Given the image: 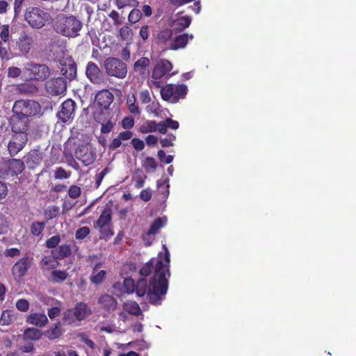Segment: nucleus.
Returning a JSON list of instances; mask_svg holds the SVG:
<instances>
[{"label":"nucleus","instance_id":"obj_27","mask_svg":"<svg viewBox=\"0 0 356 356\" xmlns=\"http://www.w3.org/2000/svg\"><path fill=\"white\" fill-rule=\"evenodd\" d=\"M17 92L22 95H33L38 92V87L32 82L17 84L15 87Z\"/></svg>","mask_w":356,"mask_h":356},{"label":"nucleus","instance_id":"obj_36","mask_svg":"<svg viewBox=\"0 0 356 356\" xmlns=\"http://www.w3.org/2000/svg\"><path fill=\"white\" fill-rule=\"evenodd\" d=\"M61 334L62 329L60 322L56 323L54 327H50L44 332V335L51 340L58 339Z\"/></svg>","mask_w":356,"mask_h":356},{"label":"nucleus","instance_id":"obj_51","mask_svg":"<svg viewBox=\"0 0 356 356\" xmlns=\"http://www.w3.org/2000/svg\"><path fill=\"white\" fill-rule=\"evenodd\" d=\"M90 230L88 227H82L79 228L75 232V237L78 240L86 238L90 234Z\"/></svg>","mask_w":356,"mask_h":356},{"label":"nucleus","instance_id":"obj_43","mask_svg":"<svg viewBox=\"0 0 356 356\" xmlns=\"http://www.w3.org/2000/svg\"><path fill=\"white\" fill-rule=\"evenodd\" d=\"M67 277V273L65 270H54L51 273V280L56 283L63 282Z\"/></svg>","mask_w":356,"mask_h":356},{"label":"nucleus","instance_id":"obj_62","mask_svg":"<svg viewBox=\"0 0 356 356\" xmlns=\"http://www.w3.org/2000/svg\"><path fill=\"white\" fill-rule=\"evenodd\" d=\"M131 144L134 146V149L137 151H141L145 147L144 142L138 138H133L131 140Z\"/></svg>","mask_w":356,"mask_h":356},{"label":"nucleus","instance_id":"obj_19","mask_svg":"<svg viewBox=\"0 0 356 356\" xmlns=\"http://www.w3.org/2000/svg\"><path fill=\"white\" fill-rule=\"evenodd\" d=\"M114 97L111 92L107 89L99 90L95 95V101L98 106L103 110H108L111 103L113 102Z\"/></svg>","mask_w":356,"mask_h":356},{"label":"nucleus","instance_id":"obj_21","mask_svg":"<svg viewBox=\"0 0 356 356\" xmlns=\"http://www.w3.org/2000/svg\"><path fill=\"white\" fill-rule=\"evenodd\" d=\"M97 302L100 305L101 309L108 313L114 312L118 305L116 299L113 296L107 293L101 295L98 298Z\"/></svg>","mask_w":356,"mask_h":356},{"label":"nucleus","instance_id":"obj_12","mask_svg":"<svg viewBox=\"0 0 356 356\" xmlns=\"http://www.w3.org/2000/svg\"><path fill=\"white\" fill-rule=\"evenodd\" d=\"M26 70L29 72L31 79L33 80L42 81L49 76V68L44 64L28 63Z\"/></svg>","mask_w":356,"mask_h":356},{"label":"nucleus","instance_id":"obj_6","mask_svg":"<svg viewBox=\"0 0 356 356\" xmlns=\"http://www.w3.org/2000/svg\"><path fill=\"white\" fill-rule=\"evenodd\" d=\"M50 15L38 7L31 6L26 8L24 19L34 29H41L49 21Z\"/></svg>","mask_w":356,"mask_h":356},{"label":"nucleus","instance_id":"obj_34","mask_svg":"<svg viewBox=\"0 0 356 356\" xmlns=\"http://www.w3.org/2000/svg\"><path fill=\"white\" fill-rule=\"evenodd\" d=\"M16 319V314L14 311L6 309L3 311L0 317L1 325H9Z\"/></svg>","mask_w":356,"mask_h":356},{"label":"nucleus","instance_id":"obj_4","mask_svg":"<svg viewBox=\"0 0 356 356\" xmlns=\"http://www.w3.org/2000/svg\"><path fill=\"white\" fill-rule=\"evenodd\" d=\"M172 69V64L166 59L160 60L154 65L151 76V84L156 88L163 86L162 79H168L175 74V72L169 74Z\"/></svg>","mask_w":356,"mask_h":356},{"label":"nucleus","instance_id":"obj_3","mask_svg":"<svg viewBox=\"0 0 356 356\" xmlns=\"http://www.w3.org/2000/svg\"><path fill=\"white\" fill-rule=\"evenodd\" d=\"M188 91V87L185 84L168 83L161 88L160 94L163 100L176 104L186 98Z\"/></svg>","mask_w":356,"mask_h":356},{"label":"nucleus","instance_id":"obj_58","mask_svg":"<svg viewBox=\"0 0 356 356\" xmlns=\"http://www.w3.org/2000/svg\"><path fill=\"white\" fill-rule=\"evenodd\" d=\"M139 99L142 104H147L151 102V97L149 92L147 90H144L140 92Z\"/></svg>","mask_w":356,"mask_h":356},{"label":"nucleus","instance_id":"obj_29","mask_svg":"<svg viewBox=\"0 0 356 356\" xmlns=\"http://www.w3.org/2000/svg\"><path fill=\"white\" fill-rule=\"evenodd\" d=\"M191 17L188 15L178 17L172 24V26L174 27L173 31L175 30L179 33L184 31L191 25Z\"/></svg>","mask_w":356,"mask_h":356},{"label":"nucleus","instance_id":"obj_59","mask_svg":"<svg viewBox=\"0 0 356 356\" xmlns=\"http://www.w3.org/2000/svg\"><path fill=\"white\" fill-rule=\"evenodd\" d=\"M22 74V70L17 67H10L8 69V77L17 78Z\"/></svg>","mask_w":356,"mask_h":356},{"label":"nucleus","instance_id":"obj_17","mask_svg":"<svg viewBox=\"0 0 356 356\" xmlns=\"http://www.w3.org/2000/svg\"><path fill=\"white\" fill-rule=\"evenodd\" d=\"M33 43L32 35L26 31H22L17 40L16 47L21 54L26 56L33 47Z\"/></svg>","mask_w":356,"mask_h":356},{"label":"nucleus","instance_id":"obj_14","mask_svg":"<svg viewBox=\"0 0 356 356\" xmlns=\"http://www.w3.org/2000/svg\"><path fill=\"white\" fill-rule=\"evenodd\" d=\"M76 103L72 99L64 101L57 113L58 118L63 122H67L74 117Z\"/></svg>","mask_w":356,"mask_h":356},{"label":"nucleus","instance_id":"obj_28","mask_svg":"<svg viewBox=\"0 0 356 356\" xmlns=\"http://www.w3.org/2000/svg\"><path fill=\"white\" fill-rule=\"evenodd\" d=\"M51 253L56 259H63L64 258L68 257L71 255V245L69 244H62L53 250Z\"/></svg>","mask_w":356,"mask_h":356},{"label":"nucleus","instance_id":"obj_54","mask_svg":"<svg viewBox=\"0 0 356 356\" xmlns=\"http://www.w3.org/2000/svg\"><path fill=\"white\" fill-rule=\"evenodd\" d=\"M157 155H158L159 160L161 162H164L166 164L170 163L173 160L172 155H166L165 152L162 149H160L158 151Z\"/></svg>","mask_w":356,"mask_h":356},{"label":"nucleus","instance_id":"obj_50","mask_svg":"<svg viewBox=\"0 0 356 356\" xmlns=\"http://www.w3.org/2000/svg\"><path fill=\"white\" fill-rule=\"evenodd\" d=\"M60 241V236L55 235V236H53L51 238H48L45 242V245H46V247L48 248L56 249V248H58Z\"/></svg>","mask_w":356,"mask_h":356},{"label":"nucleus","instance_id":"obj_64","mask_svg":"<svg viewBox=\"0 0 356 356\" xmlns=\"http://www.w3.org/2000/svg\"><path fill=\"white\" fill-rule=\"evenodd\" d=\"M60 308L58 307H54L48 310V316L51 319H54L60 314Z\"/></svg>","mask_w":356,"mask_h":356},{"label":"nucleus","instance_id":"obj_56","mask_svg":"<svg viewBox=\"0 0 356 356\" xmlns=\"http://www.w3.org/2000/svg\"><path fill=\"white\" fill-rule=\"evenodd\" d=\"M68 195L72 199L78 198L81 195L80 187L76 185H72L68 190Z\"/></svg>","mask_w":356,"mask_h":356},{"label":"nucleus","instance_id":"obj_24","mask_svg":"<svg viewBox=\"0 0 356 356\" xmlns=\"http://www.w3.org/2000/svg\"><path fill=\"white\" fill-rule=\"evenodd\" d=\"M72 309L74 312V319L79 321L84 320L92 313V311L88 305L83 302L76 303Z\"/></svg>","mask_w":356,"mask_h":356},{"label":"nucleus","instance_id":"obj_35","mask_svg":"<svg viewBox=\"0 0 356 356\" xmlns=\"http://www.w3.org/2000/svg\"><path fill=\"white\" fill-rule=\"evenodd\" d=\"M123 309L129 314L138 316L142 314L139 305L135 301H128L123 305Z\"/></svg>","mask_w":356,"mask_h":356},{"label":"nucleus","instance_id":"obj_45","mask_svg":"<svg viewBox=\"0 0 356 356\" xmlns=\"http://www.w3.org/2000/svg\"><path fill=\"white\" fill-rule=\"evenodd\" d=\"M142 17V12L137 8L131 10L128 16V20L131 24H136L139 22Z\"/></svg>","mask_w":356,"mask_h":356},{"label":"nucleus","instance_id":"obj_57","mask_svg":"<svg viewBox=\"0 0 356 356\" xmlns=\"http://www.w3.org/2000/svg\"><path fill=\"white\" fill-rule=\"evenodd\" d=\"M109 172V169L108 168H105L104 169H103L99 173L97 174L95 177V186H96V188H98L102 181V179H104V176Z\"/></svg>","mask_w":356,"mask_h":356},{"label":"nucleus","instance_id":"obj_52","mask_svg":"<svg viewBox=\"0 0 356 356\" xmlns=\"http://www.w3.org/2000/svg\"><path fill=\"white\" fill-rule=\"evenodd\" d=\"M176 137L172 134H169L165 138L161 140L160 143L163 147H168L174 145L173 142L175 140Z\"/></svg>","mask_w":356,"mask_h":356},{"label":"nucleus","instance_id":"obj_47","mask_svg":"<svg viewBox=\"0 0 356 356\" xmlns=\"http://www.w3.org/2000/svg\"><path fill=\"white\" fill-rule=\"evenodd\" d=\"M16 308L22 312H26L29 309V302L24 298H20L15 303Z\"/></svg>","mask_w":356,"mask_h":356},{"label":"nucleus","instance_id":"obj_38","mask_svg":"<svg viewBox=\"0 0 356 356\" xmlns=\"http://www.w3.org/2000/svg\"><path fill=\"white\" fill-rule=\"evenodd\" d=\"M159 259V256L157 258L151 259L148 262H147L140 269V273L141 275L147 277L149 275L153 270L155 271L156 263Z\"/></svg>","mask_w":356,"mask_h":356},{"label":"nucleus","instance_id":"obj_11","mask_svg":"<svg viewBox=\"0 0 356 356\" xmlns=\"http://www.w3.org/2000/svg\"><path fill=\"white\" fill-rule=\"evenodd\" d=\"M28 141V134L20 133L12 136L8 144V150L11 156L17 154L25 147Z\"/></svg>","mask_w":356,"mask_h":356},{"label":"nucleus","instance_id":"obj_42","mask_svg":"<svg viewBox=\"0 0 356 356\" xmlns=\"http://www.w3.org/2000/svg\"><path fill=\"white\" fill-rule=\"evenodd\" d=\"M150 65V60L147 57H142L139 58L135 63H134V70L135 71H140L142 70H145Z\"/></svg>","mask_w":356,"mask_h":356},{"label":"nucleus","instance_id":"obj_15","mask_svg":"<svg viewBox=\"0 0 356 356\" xmlns=\"http://www.w3.org/2000/svg\"><path fill=\"white\" fill-rule=\"evenodd\" d=\"M10 127L15 134H27L29 128L30 120L27 117L19 116L16 113H13L10 118Z\"/></svg>","mask_w":356,"mask_h":356},{"label":"nucleus","instance_id":"obj_41","mask_svg":"<svg viewBox=\"0 0 356 356\" xmlns=\"http://www.w3.org/2000/svg\"><path fill=\"white\" fill-rule=\"evenodd\" d=\"M155 131H156V122L154 120H148L140 127V131L143 134H147Z\"/></svg>","mask_w":356,"mask_h":356},{"label":"nucleus","instance_id":"obj_9","mask_svg":"<svg viewBox=\"0 0 356 356\" xmlns=\"http://www.w3.org/2000/svg\"><path fill=\"white\" fill-rule=\"evenodd\" d=\"M34 264L33 257L27 254L17 260L12 267V274L15 278L20 279L25 276Z\"/></svg>","mask_w":356,"mask_h":356},{"label":"nucleus","instance_id":"obj_5","mask_svg":"<svg viewBox=\"0 0 356 356\" xmlns=\"http://www.w3.org/2000/svg\"><path fill=\"white\" fill-rule=\"evenodd\" d=\"M12 110L13 113L19 116L27 117L29 119L40 113L41 106L35 100L19 99L15 102Z\"/></svg>","mask_w":356,"mask_h":356},{"label":"nucleus","instance_id":"obj_44","mask_svg":"<svg viewBox=\"0 0 356 356\" xmlns=\"http://www.w3.org/2000/svg\"><path fill=\"white\" fill-rule=\"evenodd\" d=\"M58 213L59 208L58 207L54 206L44 210V216L47 220H49L57 217Z\"/></svg>","mask_w":356,"mask_h":356},{"label":"nucleus","instance_id":"obj_13","mask_svg":"<svg viewBox=\"0 0 356 356\" xmlns=\"http://www.w3.org/2000/svg\"><path fill=\"white\" fill-rule=\"evenodd\" d=\"M67 89V82L63 77L51 79L45 83L46 91L52 96L63 94Z\"/></svg>","mask_w":356,"mask_h":356},{"label":"nucleus","instance_id":"obj_48","mask_svg":"<svg viewBox=\"0 0 356 356\" xmlns=\"http://www.w3.org/2000/svg\"><path fill=\"white\" fill-rule=\"evenodd\" d=\"M71 172H67L63 168H57L54 172V178L56 179H67L70 177Z\"/></svg>","mask_w":356,"mask_h":356},{"label":"nucleus","instance_id":"obj_30","mask_svg":"<svg viewBox=\"0 0 356 356\" xmlns=\"http://www.w3.org/2000/svg\"><path fill=\"white\" fill-rule=\"evenodd\" d=\"M8 167L12 175H18L24 170V164L20 159H13L8 161Z\"/></svg>","mask_w":356,"mask_h":356},{"label":"nucleus","instance_id":"obj_2","mask_svg":"<svg viewBox=\"0 0 356 356\" xmlns=\"http://www.w3.org/2000/svg\"><path fill=\"white\" fill-rule=\"evenodd\" d=\"M54 31L65 37L76 38L83 28V23L74 15H58L53 23Z\"/></svg>","mask_w":356,"mask_h":356},{"label":"nucleus","instance_id":"obj_10","mask_svg":"<svg viewBox=\"0 0 356 356\" xmlns=\"http://www.w3.org/2000/svg\"><path fill=\"white\" fill-rule=\"evenodd\" d=\"M86 74L89 81L93 84L102 85L106 82L104 74L94 62L90 61L88 63Z\"/></svg>","mask_w":356,"mask_h":356},{"label":"nucleus","instance_id":"obj_26","mask_svg":"<svg viewBox=\"0 0 356 356\" xmlns=\"http://www.w3.org/2000/svg\"><path fill=\"white\" fill-rule=\"evenodd\" d=\"M26 322L41 327L47 323L48 318L44 313H31L26 318Z\"/></svg>","mask_w":356,"mask_h":356},{"label":"nucleus","instance_id":"obj_31","mask_svg":"<svg viewBox=\"0 0 356 356\" xmlns=\"http://www.w3.org/2000/svg\"><path fill=\"white\" fill-rule=\"evenodd\" d=\"M42 336V331L38 328L29 327L25 330L23 334L24 340L38 341Z\"/></svg>","mask_w":356,"mask_h":356},{"label":"nucleus","instance_id":"obj_60","mask_svg":"<svg viewBox=\"0 0 356 356\" xmlns=\"http://www.w3.org/2000/svg\"><path fill=\"white\" fill-rule=\"evenodd\" d=\"M146 179H147V176L145 175L144 174H141V175L136 176V178L134 179L135 188H140L143 187Z\"/></svg>","mask_w":356,"mask_h":356},{"label":"nucleus","instance_id":"obj_55","mask_svg":"<svg viewBox=\"0 0 356 356\" xmlns=\"http://www.w3.org/2000/svg\"><path fill=\"white\" fill-rule=\"evenodd\" d=\"M73 309H67L65 313L63 318V321L65 324H72L74 323Z\"/></svg>","mask_w":356,"mask_h":356},{"label":"nucleus","instance_id":"obj_39","mask_svg":"<svg viewBox=\"0 0 356 356\" xmlns=\"http://www.w3.org/2000/svg\"><path fill=\"white\" fill-rule=\"evenodd\" d=\"M46 223L44 222L35 221L30 226L31 234L35 236H39L43 232Z\"/></svg>","mask_w":356,"mask_h":356},{"label":"nucleus","instance_id":"obj_37","mask_svg":"<svg viewBox=\"0 0 356 356\" xmlns=\"http://www.w3.org/2000/svg\"><path fill=\"white\" fill-rule=\"evenodd\" d=\"M106 276V271L105 270L92 271L91 275L90 277V281L95 285H99L103 283Z\"/></svg>","mask_w":356,"mask_h":356},{"label":"nucleus","instance_id":"obj_61","mask_svg":"<svg viewBox=\"0 0 356 356\" xmlns=\"http://www.w3.org/2000/svg\"><path fill=\"white\" fill-rule=\"evenodd\" d=\"M108 17L112 19L115 26H119L122 23V20L120 19L119 13L115 10H113L108 14Z\"/></svg>","mask_w":356,"mask_h":356},{"label":"nucleus","instance_id":"obj_33","mask_svg":"<svg viewBox=\"0 0 356 356\" xmlns=\"http://www.w3.org/2000/svg\"><path fill=\"white\" fill-rule=\"evenodd\" d=\"M148 286L147 280L145 278H140L135 284L134 292L138 297H143L145 295L147 296Z\"/></svg>","mask_w":356,"mask_h":356},{"label":"nucleus","instance_id":"obj_16","mask_svg":"<svg viewBox=\"0 0 356 356\" xmlns=\"http://www.w3.org/2000/svg\"><path fill=\"white\" fill-rule=\"evenodd\" d=\"M94 119L97 123L101 124L100 131L103 134L111 133L115 124V122L112 119V117H109L108 115L104 114L102 111L95 112Z\"/></svg>","mask_w":356,"mask_h":356},{"label":"nucleus","instance_id":"obj_8","mask_svg":"<svg viewBox=\"0 0 356 356\" xmlns=\"http://www.w3.org/2000/svg\"><path fill=\"white\" fill-rule=\"evenodd\" d=\"M106 73L110 76L124 79L127 74V65L122 60L115 57L107 58L104 63Z\"/></svg>","mask_w":356,"mask_h":356},{"label":"nucleus","instance_id":"obj_25","mask_svg":"<svg viewBox=\"0 0 356 356\" xmlns=\"http://www.w3.org/2000/svg\"><path fill=\"white\" fill-rule=\"evenodd\" d=\"M42 161V152L38 149L31 150L26 157V163L29 169H35Z\"/></svg>","mask_w":356,"mask_h":356},{"label":"nucleus","instance_id":"obj_23","mask_svg":"<svg viewBox=\"0 0 356 356\" xmlns=\"http://www.w3.org/2000/svg\"><path fill=\"white\" fill-rule=\"evenodd\" d=\"M61 65L60 72L66 79L71 81L76 76V64L72 59L65 62Z\"/></svg>","mask_w":356,"mask_h":356},{"label":"nucleus","instance_id":"obj_20","mask_svg":"<svg viewBox=\"0 0 356 356\" xmlns=\"http://www.w3.org/2000/svg\"><path fill=\"white\" fill-rule=\"evenodd\" d=\"M193 39V34L186 33L180 34H175L172 38L171 45L168 47V50L177 51L184 49L186 47L189 40Z\"/></svg>","mask_w":356,"mask_h":356},{"label":"nucleus","instance_id":"obj_53","mask_svg":"<svg viewBox=\"0 0 356 356\" xmlns=\"http://www.w3.org/2000/svg\"><path fill=\"white\" fill-rule=\"evenodd\" d=\"M121 125L124 129H130L134 126V119L132 116L124 117L122 122Z\"/></svg>","mask_w":356,"mask_h":356},{"label":"nucleus","instance_id":"obj_18","mask_svg":"<svg viewBox=\"0 0 356 356\" xmlns=\"http://www.w3.org/2000/svg\"><path fill=\"white\" fill-rule=\"evenodd\" d=\"M174 31L170 28H164L161 29L155 36V42L158 45L163 47L165 49L168 50L171 45Z\"/></svg>","mask_w":356,"mask_h":356},{"label":"nucleus","instance_id":"obj_40","mask_svg":"<svg viewBox=\"0 0 356 356\" xmlns=\"http://www.w3.org/2000/svg\"><path fill=\"white\" fill-rule=\"evenodd\" d=\"M142 166L146 172H149L156 169L157 163L153 157L147 156L142 161Z\"/></svg>","mask_w":356,"mask_h":356},{"label":"nucleus","instance_id":"obj_7","mask_svg":"<svg viewBox=\"0 0 356 356\" xmlns=\"http://www.w3.org/2000/svg\"><path fill=\"white\" fill-rule=\"evenodd\" d=\"M94 228L99 229L102 237L108 239L114 235L112 227V210L106 207L102 211L97 220L94 223Z\"/></svg>","mask_w":356,"mask_h":356},{"label":"nucleus","instance_id":"obj_1","mask_svg":"<svg viewBox=\"0 0 356 356\" xmlns=\"http://www.w3.org/2000/svg\"><path fill=\"white\" fill-rule=\"evenodd\" d=\"M164 254L159 253V259L156 263L155 273L150 279L147 291V299L153 305H160L165 298L168 289V281L166 277L170 276V252L167 247L163 245Z\"/></svg>","mask_w":356,"mask_h":356},{"label":"nucleus","instance_id":"obj_63","mask_svg":"<svg viewBox=\"0 0 356 356\" xmlns=\"http://www.w3.org/2000/svg\"><path fill=\"white\" fill-rule=\"evenodd\" d=\"M20 254V250L17 248H8L4 252L6 257H14Z\"/></svg>","mask_w":356,"mask_h":356},{"label":"nucleus","instance_id":"obj_49","mask_svg":"<svg viewBox=\"0 0 356 356\" xmlns=\"http://www.w3.org/2000/svg\"><path fill=\"white\" fill-rule=\"evenodd\" d=\"M120 35L123 40H129L133 36V32L128 26H123L120 29Z\"/></svg>","mask_w":356,"mask_h":356},{"label":"nucleus","instance_id":"obj_32","mask_svg":"<svg viewBox=\"0 0 356 356\" xmlns=\"http://www.w3.org/2000/svg\"><path fill=\"white\" fill-rule=\"evenodd\" d=\"M164 225V222L161 218H156L151 224L149 230L146 234L143 236V241H147V237L156 234L159 230Z\"/></svg>","mask_w":356,"mask_h":356},{"label":"nucleus","instance_id":"obj_22","mask_svg":"<svg viewBox=\"0 0 356 356\" xmlns=\"http://www.w3.org/2000/svg\"><path fill=\"white\" fill-rule=\"evenodd\" d=\"M75 156L85 166L93 163L96 159L95 154L86 147L79 148L75 152Z\"/></svg>","mask_w":356,"mask_h":356},{"label":"nucleus","instance_id":"obj_46","mask_svg":"<svg viewBox=\"0 0 356 356\" xmlns=\"http://www.w3.org/2000/svg\"><path fill=\"white\" fill-rule=\"evenodd\" d=\"M135 284L136 283L132 278H125L123 282L124 291L127 293H133L135 289Z\"/></svg>","mask_w":356,"mask_h":356}]
</instances>
